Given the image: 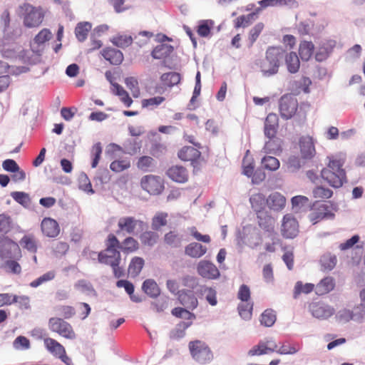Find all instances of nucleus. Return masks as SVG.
<instances>
[{
  "label": "nucleus",
  "mask_w": 365,
  "mask_h": 365,
  "mask_svg": "<svg viewBox=\"0 0 365 365\" xmlns=\"http://www.w3.org/2000/svg\"><path fill=\"white\" fill-rule=\"evenodd\" d=\"M276 321V314L272 309H266L261 314L260 322L264 327H272Z\"/></svg>",
  "instance_id": "48"
},
{
  "label": "nucleus",
  "mask_w": 365,
  "mask_h": 365,
  "mask_svg": "<svg viewBox=\"0 0 365 365\" xmlns=\"http://www.w3.org/2000/svg\"><path fill=\"white\" fill-rule=\"evenodd\" d=\"M48 329L51 331L58 334L68 340H75L76 334L72 325L61 317H51L48 322Z\"/></svg>",
  "instance_id": "5"
},
{
  "label": "nucleus",
  "mask_w": 365,
  "mask_h": 365,
  "mask_svg": "<svg viewBox=\"0 0 365 365\" xmlns=\"http://www.w3.org/2000/svg\"><path fill=\"white\" fill-rule=\"evenodd\" d=\"M258 225L272 237L277 235L274 232V220L267 212H261L257 213Z\"/></svg>",
  "instance_id": "20"
},
{
  "label": "nucleus",
  "mask_w": 365,
  "mask_h": 365,
  "mask_svg": "<svg viewBox=\"0 0 365 365\" xmlns=\"http://www.w3.org/2000/svg\"><path fill=\"white\" fill-rule=\"evenodd\" d=\"M140 186L143 190L153 195L161 194L165 188L163 179L154 175L143 176L140 180Z\"/></svg>",
  "instance_id": "8"
},
{
  "label": "nucleus",
  "mask_w": 365,
  "mask_h": 365,
  "mask_svg": "<svg viewBox=\"0 0 365 365\" xmlns=\"http://www.w3.org/2000/svg\"><path fill=\"white\" fill-rule=\"evenodd\" d=\"M165 101V98L163 96H155L148 99H143L142 101V106L150 109H154L158 107Z\"/></svg>",
  "instance_id": "53"
},
{
  "label": "nucleus",
  "mask_w": 365,
  "mask_h": 365,
  "mask_svg": "<svg viewBox=\"0 0 365 365\" xmlns=\"http://www.w3.org/2000/svg\"><path fill=\"white\" fill-rule=\"evenodd\" d=\"M0 257L2 259H21L22 254L19 245L8 237L2 239L0 240Z\"/></svg>",
  "instance_id": "9"
},
{
  "label": "nucleus",
  "mask_w": 365,
  "mask_h": 365,
  "mask_svg": "<svg viewBox=\"0 0 365 365\" xmlns=\"http://www.w3.org/2000/svg\"><path fill=\"white\" fill-rule=\"evenodd\" d=\"M143 221L136 220L133 217L126 216L120 217L118 222L117 234L125 232L127 234H133L138 226H141Z\"/></svg>",
  "instance_id": "13"
},
{
  "label": "nucleus",
  "mask_w": 365,
  "mask_h": 365,
  "mask_svg": "<svg viewBox=\"0 0 365 365\" xmlns=\"http://www.w3.org/2000/svg\"><path fill=\"white\" fill-rule=\"evenodd\" d=\"M19 259H8L5 262L4 267L6 270L11 273L19 274L21 272V267L18 262Z\"/></svg>",
  "instance_id": "59"
},
{
  "label": "nucleus",
  "mask_w": 365,
  "mask_h": 365,
  "mask_svg": "<svg viewBox=\"0 0 365 365\" xmlns=\"http://www.w3.org/2000/svg\"><path fill=\"white\" fill-rule=\"evenodd\" d=\"M285 50L279 46H269L265 52V58L260 63V69L266 77L275 75L279 71Z\"/></svg>",
  "instance_id": "2"
},
{
  "label": "nucleus",
  "mask_w": 365,
  "mask_h": 365,
  "mask_svg": "<svg viewBox=\"0 0 365 365\" xmlns=\"http://www.w3.org/2000/svg\"><path fill=\"white\" fill-rule=\"evenodd\" d=\"M101 54L103 58L112 65H120L123 61V53L114 48L107 47L102 50Z\"/></svg>",
  "instance_id": "22"
},
{
  "label": "nucleus",
  "mask_w": 365,
  "mask_h": 365,
  "mask_svg": "<svg viewBox=\"0 0 365 365\" xmlns=\"http://www.w3.org/2000/svg\"><path fill=\"white\" fill-rule=\"evenodd\" d=\"M264 28V24L262 22L257 23L252 29L249 31L248 41L249 46L252 47L255 42L257 41L260 34Z\"/></svg>",
  "instance_id": "47"
},
{
  "label": "nucleus",
  "mask_w": 365,
  "mask_h": 365,
  "mask_svg": "<svg viewBox=\"0 0 365 365\" xmlns=\"http://www.w3.org/2000/svg\"><path fill=\"white\" fill-rule=\"evenodd\" d=\"M197 271L199 275L208 279H216L220 275L217 267L213 263L207 260H202L198 263Z\"/></svg>",
  "instance_id": "12"
},
{
  "label": "nucleus",
  "mask_w": 365,
  "mask_h": 365,
  "mask_svg": "<svg viewBox=\"0 0 365 365\" xmlns=\"http://www.w3.org/2000/svg\"><path fill=\"white\" fill-rule=\"evenodd\" d=\"M58 314L63 317V319H71L76 314L75 308L72 306L62 305L57 307Z\"/></svg>",
  "instance_id": "61"
},
{
  "label": "nucleus",
  "mask_w": 365,
  "mask_h": 365,
  "mask_svg": "<svg viewBox=\"0 0 365 365\" xmlns=\"http://www.w3.org/2000/svg\"><path fill=\"white\" fill-rule=\"evenodd\" d=\"M334 287V279L331 277H327L316 285L315 292L317 295H324L332 291Z\"/></svg>",
  "instance_id": "25"
},
{
  "label": "nucleus",
  "mask_w": 365,
  "mask_h": 365,
  "mask_svg": "<svg viewBox=\"0 0 365 365\" xmlns=\"http://www.w3.org/2000/svg\"><path fill=\"white\" fill-rule=\"evenodd\" d=\"M168 177L178 183H185L188 180L187 170L182 165H173L166 172Z\"/></svg>",
  "instance_id": "18"
},
{
  "label": "nucleus",
  "mask_w": 365,
  "mask_h": 365,
  "mask_svg": "<svg viewBox=\"0 0 365 365\" xmlns=\"http://www.w3.org/2000/svg\"><path fill=\"white\" fill-rule=\"evenodd\" d=\"M344 161L336 157H329L327 166L321 170V177L334 188L341 187L346 181Z\"/></svg>",
  "instance_id": "1"
},
{
  "label": "nucleus",
  "mask_w": 365,
  "mask_h": 365,
  "mask_svg": "<svg viewBox=\"0 0 365 365\" xmlns=\"http://www.w3.org/2000/svg\"><path fill=\"white\" fill-rule=\"evenodd\" d=\"M201 155V153L196 148L184 146L178 153V158L183 161H197Z\"/></svg>",
  "instance_id": "23"
},
{
  "label": "nucleus",
  "mask_w": 365,
  "mask_h": 365,
  "mask_svg": "<svg viewBox=\"0 0 365 365\" xmlns=\"http://www.w3.org/2000/svg\"><path fill=\"white\" fill-rule=\"evenodd\" d=\"M98 260L101 264L110 266L115 278H120L124 276V269L120 267L121 255L119 250L106 252L104 250L98 253Z\"/></svg>",
  "instance_id": "3"
},
{
  "label": "nucleus",
  "mask_w": 365,
  "mask_h": 365,
  "mask_svg": "<svg viewBox=\"0 0 365 365\" xmlns=\"http://www.w3.org/2000/svg\"><path fill=\"white\" fill-rule=\"evenodd\" d=\"M106 247L105 249L106 252H110L111 250H120V244L118 238L113 234H109L106 240Z\"/></svg>",
  "instance_id": "58"
},
{
  "label": "nucleus",
  "mask_w": 365,
  "mask_h": 365,
  "mask_svg": "<svg viewBox=\"0 0 365 365\" xmlns=\"http://www.w3.org/2000/svg\"><path fill=\"white\" fill-rule=\"evenodd\" d=\"M277 344L272 339L260 341L248 352L250 356L262 355L272 353L276 351Z\"/></svg>",
  "instance_id": "14"
},
{
  "label": "nucleus",
  "mask_w": 365,
  "mask_h": 365,
  "mask_svg": "<svg viewBox=\"0 0 365 365\" xmlns=\"http://www.w3.org/2000/svg\"><path fill=\"white\" fill-rule=\"evenodd\" d=\"M255 17V13H251L247 15H242L238 16L235 20V28L239 29L240 27H247L252 24V21L254 20Z\"/></svg>",
  "instance_id": "51"
},
{
  "label": "nucleus",
  "mask_w": 365,
  "mask_h": 365,
  "mask_svg": "<svg viewBox=\"0 0 365 365\" xmlns=\"http://www.w3.org/2000/svg\"><path fill=\"white\" fill-rule=\"evenodd\" d=\"M309 309L312 316L318 319H327L334 313L333 308L322 302H312Z\"/></svg>",
  "instance_id": "16"
},
{
  "label": "nucleus",
  "mask_w": 365,
  "mask_h": 365,
  "mask_svg": "<svg viewBox=\"0 0 365 365\" xmlns=\"http://www.w3.org/2000/svg\"><path fill=\"white\" fill-rule=\"evenodd\" d=\"M154 160L150 156L140 157L137 163V167L141 170L148 171L149 168L153 166Z\"/></svg>",
  "instance_id": "60"
},
{
  "label": "nucleus",
  "mask_w": 365,
  "mask_h": 365,
  "mask_svg": "<svg viewBox=\"0 0 365 365\" xmlns=\"http://www.w3.org/2000/svg\"><path fill=\"white\" fill-rule=\"evenodd\" d=\"M112 86V92L120 98L125 106L130 107L133 103V100L128 92L118 83H113Z\"/></svg>",
  "instance_id": "33"
},
{
  "label": "nucleus",
  "mask_w": 365,
  "mask_h": 365,
  "mask_svg": "<svg viewBox=\"0 0 365 365\" xmlns=\"http://www.w3.org/2000/svg\"><path fill=\"white\" fill-rule=\"evenodd\" d=\"M333 210V204L321 203L317 201L312 205L309 218L313 224L324 219L333 218L334 217Z\"/></svg>",
  "instance_id": "7"
},
{
  "label": "nucleus",
  "mask_w": 365,
  "mask_h": 365,
  "mask_svg": "<svg viewBox=\"0 0 365 365\" xmlns=\"http://www.w3.org/2000/svg\"><path fill=\"white\" fill-rule=\"evenodd\" d=\"M284 58L288 71L291 73H296L300 67V61L297 54L294 51L289 53L285 51Z\"/></svg>",
  "instance_id": "28"
},
{
  "label": "nucleus",
  "mask_w": 365,
  "mask_h": 365,
  "mask_svg": "<svg viewBox=\"0 0 365 365\" xmlns=\"http://www.w3.org/2000/svg\"><path fill=\"white\" fill-rule=\"evenodd\" d=\"M159 239L158 233L152 231H145L140 236V240L142 244L145 246L153 247L155 245Z\"/></svg>",
  "instance_id": "43"
},
{
  "label": "nucleus",
  "mask_w": 365,
  "mask_h": 365,
  "mask_svg": "<svg viewBox=\"0 0 365 365\" xmlns=\"http://www.w3.org/2000/svg\"><path fill=\"white\" fill-rule=\"evenodd\" d=\"M168 214L164 212H159L154 216L152 220V228L158 230L161 227L167 224Z\"/></svg>",
  "instance_id": "55"
},
{
  "label": "nucleus",
  "mask_w": 365,
  "mask_h": 365,
  "mask_svg": "<svg viewBox=\"0 0 365 365\" xmlns=\"http://www.w3.org/2000/svg\"><path fill=\"white\" fill-rule=\"evenodd\" d=\"M180 75L176 72L165 73L160 76V80L163 83L168 87H173L178 84L180 81Z\"/></svg>",
  "instance_id": "42"
},
{
  "label": "nucleus",
  "mask_w": 365,
  "mask_h": 365,
  "mask_svg": "<svg viewBox=\"0 0 365 365\" xmlns=\"http://www.w3.org/2000/svg\"><path fill=\"white\" fill-rule=\"evenodd\" d=\"M333 195V191L323 185H317L312 190V196L314 199L319 201H325L331 198Z\"/></svg>",
  "instance_id": "32"
},
{
  "label": "nucleus",
  "mask_w": 365,
  "mask_h": 365,
  "mask_svg": "<svg viewBox=\"0 0 365 365\" xmlns=\"http://www.w3.org/2000/svg\"><path fill=\"white\" fill-rule=\"evenodd\" d=\"M43 344L46 349L57 357L65 353L66 349L64 346L54 339L46 338L43 340Z\"/></svg>",
  "instance_id": "27"
},
{
  "label": "nucleus",
  "mask_w": 365,
  "mask_h": 365,
  "mask_svg": "<svg viewBox=\"0 0 365 365\" xmlns=\"http://www.w3.org/2000/svg\"><path fill=\"white\" fill-rule=\"evenodd\" d=\"M42 234L49 238H55L60 234V226L56 220L51 217H44L41 223Z\"/></svg>",
  "instance_id": "15"
},
{
  "label": "nucleus",
  "mask_w": 365,
  "mask_h": 365,
  "mask_svg": "<svg viewBox=\"0 0 365 365\" xmlns=\"http://www.w3.org/2000/svg\"><path fill=\"white\" fill-rule=\"evenodd\" d=\"M23 11V23L26 28L38 27L43 22L44 14L40 7L25 3L21 6Z\"/></svg>",
  "instance_id": "4"
},
{
  "label": "nucleus",
  "mask_w": 365,
  "mask_h": 365,
  "mask_svg": "<svg viewBox=\"0 0 365 365\" xmlns=\"http://www.w3.org/2000/svg\"><path fill=\"white\" fill-rule=\"evenodd\" d=\"M263 167L269 170L275 171L280 165L279 161L277 158L272 156H265L262 160Z\"/></svg>",
  "instance_id": "52"
},
{
  "label": "nucleus",
  "mask_w": 365,
  "mask_h": 365,
  "mask_svg": "<svg viewBox=\"0 0 365 365\" xmlns=\"http://www.w3.org/2000/svg\"><path fill=\"white\" fill-rule=\"evenodd\" d=\"M188 347L192 357L200 364H207L213 359L212 351L206 343L202 341L195 340L190 341Z\"/></svg>",
  "instance_id": "6"
},
{
  "label": "nucleus",
  "mask_w": 365,
  "mask_h": 365,
  "mask_svg": "<svg viewBox=\"0 0 365 365\" xmlns=\"http://www.w3.org/2000/svg\"><path fill=\"white\" fill-rule=\"evenodd\" d=\"M297 108L298 102L294 96L287 94L280 98L279 112L282 118L287 120L290 119L296 113Z\"/></svg>",
  "instance_id": "11"
},
{
  "label": "nucleus",
  "mask_w": 365,
  "mask_h": 365,
  "mask_svg": "<svg viewBox=\"0 0 365 365\" xmlns=\"http://www.w3.org/2000/svg\"><path fill=\"white\" fill-rule=\"evenodd\" d=\"M111 42L115 46L124 48L132 44L133 38L128 34H118L113 37Z\"/></svg>",
  "instance_id": "44"
},
{
  "label": "nucleus",
  "mask_w": 365,
  "mask_h": 365,
  "mask_svg": "<svg viewBox=\"0 0 365 365\" xmlns=\"http://www.w3.org/2000/svg\"><path fill=\"white\" fill-rule=\"evenodd\" d=\"M239 314L244 319H249L252 316V311L253 309V303L252 302H241L238 305Z\"/></svg>",
  "instance_id": "49"
},
{
  "label": "nucleus",
  "mask_w": 365,
  "mask_h": 365,
  "mask_svg": "<svg viewBox=\"0 0 365 365\" xmlns=\"http://www.w3.org/2000/svg\"><path fill=\"white\" fill-rule=\"evenodd\" d=\"M139 249L138 242L132 237H127L120 244V250L125 254L133 253Z\"/></svg>",
  "instance_id": "35"
},
{
  "label": "nucleus",
  "mask_w": 365,
  "mask_h": 365,
  "mask_svg": "<svg viewBox=\"0 0 365 365\" xmlns=\"http://www.w3.org/2000/svg\"><path fill=\"white\" fill-rule=\"evenodd\" d=\"M91 23L84 21L78 23L75 28V34L77 39L83 42L87 38L88 32L91 30Z\"/></svg>",
  "instance_id": "36"
},
{
  "label": "nucleus",
  "mask_w": 365,
  "mask_h": 365,
  "mask_svg": "<svg viewBox=\"0 0 365 365\" xmlns=\"http://www.w3.org/2000/svg\"><path fill=\"white\" fill-rule=\"evenodd\" d=\"M250 151L247 150L242 160V173L250 178L255 172V160L250 155Z\"/></svg>",
  "instance_id": "39"
},
{
  "label": "nucleus",
  "mask_w": 365,
  "mask_h": 365,
  "mask_svg": "<svg viewBox=\"0 0 365 365\" xmlns=\"http://www.w3.org/2000/svg\"><path fill=\"white\" fill-rule=\"evenodd\" d=\"M173 51V48L172 46L162 43L155 47L151 55L154 58L161 59L170 56Z\"/></svg>",
  "instance_id": "38"
},
{
  "label": "nucleus",
  "mask_w": 365,
  "mask_h": 365,
  "mask_svg": "<svg viewBox=\"0 0 365 365\" xmlns=\"http://www.w3.org/2000/svg\"><path fill=\"white\" fill-rule=\"evenodd\" d=\"M250 289L246 284H242L240 287L237 293V298L242 302H251L250 301Z\"/></svg>",
  "instance_id": "63"
},
{
  "label": "nucleus",
  "mask_w": 365,
  "mask_h": 365,
  "mask_svg": "<svg viewBox=\"0 0 365 365\" xmlns=\"http://www.w3.org/2000/svg\"><path fill=\"white\" fill-rule=\"evenodd\" d=\"M314 44L311 41H302L299 45V53L303 61H308L313 54Z\"/></svg>",
  "instance_id": "41"
},
{
  "label": "nucleus",
  "mask_w": 365,
  "mask_h": 365,
  "mask_svg": "<svg viewBox=\"0 0 365 365\" xmlns=\"http://www.w3.org/2000/svg\"><path fill=\"white\" fill-rule=\"evenodd\" d=\"M192 324V322H180L177 327L171 331L170 336V338L174 339H178L183 337L185 334V330Z\"/></svg>",
  "instance_id": "46"
},
{
  "label": "nucleus",
  "mask_w": 365,
  "mask_h": 365,
  "mask_svg": "<svg viewBox=\"0 0 365 365\" xmlns=\"http://www.w3.org/2000/svg\"><path fill=\"white\" fill-rule=\"evenodd\" d=\"M11 227V217L5 214L0 215V232H8Z\"/></svg>",
  "instance_id": "64"
},
{
  "label": "nucleus",
  "mask_w": 365,
  "mask_h": 365,
  "mask_svg": "<svg viewBox=\"0 0 365 365\" xmlns=\"http://www.w3.org/2000/svg\"><path fill=\"white\" fill-rule=\"evenodd\" d=\"M299 148L302 158L305 160H310L316 154L313 138L309 135L302 136L299 139Z\"/></svg>",
  "instance_id": "17"
},
{
  "label": "nucleus",
  "mask_w": 365,
  "mask_h": 365,
  "mask_svg": "<svg viewBox=\"0 0 365 365\" xmlns=\"http://www.w3.org/2000/svg\"><path fill=\"white\" fill-rule=\"evenodd\" d=\"M200 292L205 295L206 300L211 306H215L217 304V292L214 288L202 287Z\"/></svg>",
  "instance_id": "50"
},
{
  "label": "nucleus",
  "mask_w": 365,
  "mask_h": 365,
  "mask_svg": "<svg viewBox=\"0 0 365 365\" xmlns=\"http://www.w3.org/2000/svg\"><path fill=\"white\" fill-rule=\"evenodd\" d=\"M336 257L330 253L323 255L320 259L322 269L324 271H330L333 269L336 264Z\"/></svg>",
  "instance_id": "40"
},
{
  "label": "nucleus",
  "mask_w": 365,
  "mask_h": 365,
  "mask_svg": "<svg viewBox=\"0 0 365 365\" xmlns=\"http://www.w3.org/2000/svg\"><path fill=\"white\" fill-rule=\"evenodd\" d=\"M56 277L55 271H49L30 283L32 287H37L41 284L53 279Z\"/></svg>",
  "instance_id": "57"
},
{
  "label": "nucleus",
  "mask_w": 365,
  "mask_h": 365,
  "mask_svg": "<svg viewBox=\"0 0 365 365\" xmlns=\"http://www.w3.org/2000/svg\"><path fill=\"white\" fill-rule=\"evenodd\" d=\"M207 252V247L198 242H191L185 248V255L192 258H200Z\"/></svg>",
  "instance_id": "26"
},
{
  "label": "nucleus",
  "mask_w": 365,
  "mask_h": 365,
  "mask_svg": "<svg viewBox=\"0 0 365 365\" xmlns=\"http://www.w3.org/2000/svg\"><path fill=\"white\" fill-rule=\"evenodd\" d=\"M20 245L31 253H36L38 248V241L33 234H27L23 236L19 241Z\"/></svg>",
  "instance_id": "24"
},
{
  "label": "nucleus",
  "mask_w": 365,
  "mask_h": 365,
  "mask_svg": "<svg viewBox=\"0 0 365 365\" xmlns=\"http://www.w3.org/2000/svg\"><path fill=\"white\" fill-rule=\"evenodd\" d=\"M314 289L315 290L314 284L307 283L303 284L302 282H297L294 286L293 297L294 299H297L300 294H309L314 291Z\"/></svg>",
  "instance_id": "45"
},
{
  "label": "nucleus",
  "mask_w": 365,
  "mask_h": 365,
  "mask_svg": "<svg viewBox=\"0 0 365 365\" xmlns=\"http://www.w3.org/2000/svg\"><path fill=\"white\" fill-rule=\"evenodd\" d=\"M165 242L173 247H179L181 245V240L174 232H169L165 234L164 237Z\"/></svg>",
  "instance_id": "62"
},
{
  "label": "nucleus",
  "mask_w": 365,
  "mask_h": 365,
  "mask_svg": "<svg viewBox=\"0 0 365 365\" xmlns=\"http://www.w3.org/2000/svg\"><path fill=\"white\" fill-rule=\"evenodd\" d=\"M300 347L299 345L291 344L289 343L282 344L279 348L276 349L278 354H294L299 350Z\"/></svg>",
  "instance_id": "56"
},
{
  "label": "nucleus",
  "mask_w": 365,
  "mask_h": 365,
  "mask_svg": "<svg viewBox=\"0 0 365 365\" xmlns=\"http://www.w3.org/2000/svg\"><path fill=\"white\" fill-rule=\"evenodd\" d=\"M145 264L144 259L140 257H134L131 259L128 271L132 277H137L141 272Z\"/></svg>",
  "instance_id": "31"
},
{
  "label": "nucleus",
  "mask_w": 365,
  "mask_h": 365,
  "mask_svg": "<svg viewBox=\"0 0 365 365\" xmlns=\"http://www.w3.org/2000/svg\"><path fill=\"white\" fill-rule=\"evenodd\" d=\"M264 146V150L266 153H272L277 155L282 151V140L277 138H268Z\"/></svg>",
  "instance_id": "30"
},
{
  "label": "nucleus",
  "mask_w": 365,
  "mask_h": 365,
  "mask_svg": "<svg viewBox=\"0 0 365 365\" xmlns=\"http://www.w3.org/2000/svg\"><path fill=\"white\" fill-rule=\"evenodd\" d=\"M250 202L255 211L259 213L264 208V206L267 204V199L263 194L256 193L251 195L250 197Z\"/></svg>",
  "instance_id": "37"
},
{
  "label": "nucleus",
  "mask_w": 365,
  "mask_h": 365,
  "mask_svg": "<svg viewBox=\"0 0 365 365\" xmlns=\"http://www.w3.org/2000/svg\"><path fill=\"white\" fill-rule=\"evenodd\" d=\"M282 236L285 239H294L299 232V222L291 214L284 215L280 227Z\"/></svg>",
  "instance_id": "10"
},
{
  "label": "nucleus",
  "mask_w": 365,
  "mask_h": 365,
  "mask_svg": "<svg viewBox=\"0 0 365 365\" xmlns=\"http://www.w3.org/2000/svg\"><path fill=\"white\" fill-rule=\"evenodd\" d=\"M142 289L145 294L152 298H155L160 294V290L158 284L151 279L144 281Z\"/></svg>",
  "instance_id": "34"
},
{
  "label": "nucleus",
  "mask_w": 365,
  "mask_h": 365,
  "mask_svg": "<svg viewBox=\"0 0 365 365\" xmlns=\"http://www.w3.org/2000/svg\"><path fill=\"white\" fill-rule=\"evenodd\" d=\"M267 205L274 211H281L286 205V198L281 193L274 192L267 198Z\"/></svg>",
  "instance_id": "21"
},
{
  "label": "nucleus",
  "mask_w": 365,
  "mask_h": 365,
  "mask_svg": "<svg viewBox=\"0 0 365 365\" xmlns=\"http://www.w3.org/2000/svg\"><path fill=\"white\" fill-rule=\"evenodd\" d=\"M130 167V162L129 160H117L112 162L110 165V168L115 173H120Z\"/></svg>",
  "instance_id": "54"
},
{
  "label": "nucleus",
  "mask_w": 365,
  "mask_h": 365,
  "mask_svg": "<svg viewBox=\"0 0 365 365\" xmlns=\"http://www.w3.org/2000/svg\"><path fill=\"white\" fill-rule=\"evenodd\" d=\"M180 303L185 307L194 309L197 307L198 301L191 291L182 292L179 295Z\"/></svg>",
  "instance_id": "29"
},
{
  "label": "nucleus",
  "mask_w": 365,
  "mask_h": 365,
  "mask_svg": "<svg viewBox=\"0 0 365 365\" xmlns=\"http://www.w3.org/2000/svg\"><path fill=\"white\" fill-rule=\"evenodd\" d=\"M279 128V118L275 113H269L264 120V133L267 138L276 136Z\"/></svg>",
  "instance_id": "19"
}]
</instances>
